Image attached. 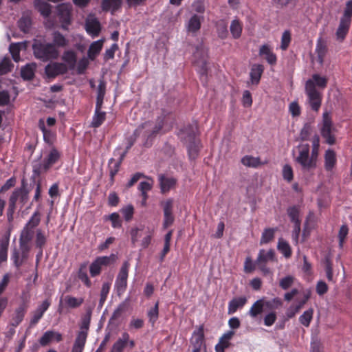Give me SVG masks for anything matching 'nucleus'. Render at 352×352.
I'll return each instance as SVG.
<instances>
[{"instance_id":"obj_1","label":"nucleus","mask_w":352,"mask_h":352,"mask_svg":"<svg viewBox=\"0 0 352 352\" xmlns=\"http://www.w3.org/2000/svg\"><path fill=\"white\" fill-rule=\"evenodd\" d=\"M320 139L316 135L310 146L307 143H302L296 146V151L294 154V160L299 166L300 170L305 174L312 173L318 167L319 163Z\"/></svg>"},{"instance_id":"obj_2","label":"nucleus","mask_w":352,"mask_h":352,"mask_svg":"<svg viewBox=\"0 0 352 352\" xmlns=\"http://www.w3.org/2000/svg\"><path fill=\"white\" fill-rule=\"evenodd\" d=\"M33 50L35 56L43 61L55 59L59 55V51L52 43H35Z\"/></svg>"},{"instance_id":"obj_3","label":"nucleus","mask_w":352,"mask_h":352,"mask_svg":"<svg viewBox=\"0 0 352 352\" xmlns=\"http://www.w3.org/2000/svg\"><path fill=\"white\" fill-rule=\"evenodd\" d=\"M335 128L333 125L331 118L329 112L325 111L322 115V121L320 126L321 135L326 140V142L329 144L335 143L334 137Z\"/></svg>"},{"instance_id":"obj_4","label":"nucleus","mask_w":352,"mask_h":352,"mask_svg":"<svg viewBox=\"0 0 352 352\" xmlns=\"http://www.w3.org/2000/svg\"><path fill=\"white\" fill-rule=\"evenodd\" d=\"M89 326V318H85L82 320L80 327V331L78 332L74 343L72 346L71 352H82L87 338V331Z\"/></svg>"},{"instance_id":"obj_5","label":"nucleus","mask_w":352,"mask_h":352,"mask_svg":"<svg viewBox=\"0 0 352 352\" xmlns=\"http://www.w3.org/2000/svg\"><path fill=\"white\" fill-rule=\"evenodd\" d=\"M305 93L308 98V103L314 111H318L320 107L322 96L316 89H314L310 81L305 83Z\"/></svg>"},{"instance_id":"obj_6","label":"nucleus","mask_w":352,"mask_h":352,"mask_svg":"<svg viewBox=\"0 0 352 352\" xmlns=\"http://www.w3.org/2000/svg\"><path fill=\"white\" fill-rule=\"evenodd\" d=\"M129 268V263L128 262H124L117 276L115 287L119 295L122 294L126 288Z\"/></svg>"},{"instance_id":"obj_7","label":"nucleus","mask_w":352,"mask_h":352,"mask_svg":"<svg viewBox=\"0 0 352 352\" xmlns=\"http://www.w3.org/2000/svg\"><path fill=\"white\" fill-rule=\"evenodd\" d=\"M135 345V341L131 339L129 334L126 331H124L113 344L110 352H122L125 347L129 346L130 349H133Z\"/></svg>"},{"instance_id":"obj_8","label":"nucleus","mask_w":352,"mask_h":352,"mask_svg":"<svg viewBox=\"0 0 352 352\" xmlns=\"http://www.w3.org/2000/svg\"><path fill=\"white\" fill-rule=\"evenodd\" d=\"M33 234L34 231L25 227H24L21 231L19 243L23 256H25L26 254L30 250V242L33 238Z\"/></svg>"},{"instance_id":"obj_9","label":"nucleus","mask_w":352,"mask_h":352,"mask_svg":"<svg viewBox=\"0 0 352 352\" xmlns=\"http://www.w3.org/2000/svg\"><path fill=\"white\" fill-rule=\"evenodd\" d=\"M58 16L60 23H61V28L65 30H68V27L70 24V11L71 6L68 4H60L57 7Z\"/></svg>"},{"instance_id":"obj_10","label":"nucleus","mask_w":352,"mask_h":352,"mask_svg":"<svg viewBox=\"0 0 352 352\" xmlns=\"http://www.w3.org/2000/svg\"><path fill=\"white\" fill-rule=\"evenodd\" d=\"M60 157V154L58 150L54 148H50L46 154L41 168L44 170H48L59 160Z\"/></svg>"},{"instance_id":"obj_11","label":"nucleus","mask_w":352,"mask_h":352,"mask_svg":"<svg viewBox=\"0 0 352 352\" xmlns=\"http://www.w3.org/2000/svg\"><path fill=\"white\" fill-rule=\"evenodd\" d=\"M274 258V252L273 250L265 251L264 250H260L256 260L257 264L259 265L261 270L265 273H269L270 270L263 267L265 263L273 261Z\"/></svg>"},{"instance_id":"obj_12","label":"nucleus","mask_w":352,"mask_h":352,"mask_svg":"<svg viewBox=\"0 0 352 352\" xmlns=\"http://www.w3.org/2000/svg\"><path fill=\"white\" fill-rule=\"evenodd\" d=\"M87 32L92 37L97 36L100 31V25L96 18L92 15H89L85 24Z\"/></svg>"},{"instance_id":"obj_13","label":"nucleus","mask_w":352,"mask_h":352,"mask_svg":"<svg viewBox=\"0 0 352 352\" xmlns=\"http://www.w3.org/2000/svg\"><path fill=\"white\" fill-rule=\"evenodd\" d=\"M67 67L63 63H52L45 67V74L48 77H55L57 75L66 72Z\"/></svg>"},{"instance_id":"obj_14","label":"nucleus","mask_w":352,"mask_h":352,"mask_svg":"<svg viewBox=\"0 0 352 352\" xmlns=\"http://www.w3.org/2000/svg\"><path fill=\"white\" fill-rule=\"evenodd\" d=\"M310 294L311 292L309 291L305 292L302 298L296 305H293L288 309L286 313L287 316L289 318L294 317L307 302L310 298Z\"/></svg>"},{"instance_id":"obj_15","label":"nucleus","mask_w":352,"mask_h":352,"mask_svg":"<svg viewBox=\"0 0 352 352\" xmlns=\"http://www.w3.org/2000/svg\"><path fill=\"white\" fill-rule=\"evenodd\" d=\"M195 63L197 67H201L203 72H205L206 59H207V51L205 48H197L194 53Z\"/></svg>"},{"instance_id":"obj_16","label":"nucleus","mask_w":352,"mask_h":352,"mask_svg":"<svg viewBox=\"0 0 352 352\" xmlns=\"http://www.w3.org/2000/svg\"><path fill=\"white\" fill-rule=\"evenodd\" d=\"M203 19L204 17L202 16H198L197 14L192 15L186 23V27L187 31L191 33L197 32L201 28Z\"/></svg>"},{"instance_id":"obj_17","label":"nucleus","mask_w":352,"mask_h":352,"mask_svg":"<svg viewBox=\"0 0 352 352\" xmlns=\"http://www.w3.org/2000/svg\"><path fill=\"white\" fill-rule=\"evenodd\" d=\"M61 340L62 335L60 333L54 331H47L45 332L40 338L39 343L42 346H46L53 340L60 342Z\"/></svg>"},{"instance_id":"obj_18","label":"nucleus","mask_w":352,"mask_h":352,"mask_svg":"<svg viewBox=\"0 0 352 352\" xmlns=\"http://www.w3.org/2000/svg\"><path fill=\"white\" fill-rule=\"evenodd\" d=\"M159 180L162 193H166L173 188L176 184V179L171 177L160 175L159 177Z\"/></svg>"},{"instance_id":"obj_19","label":"nucleus","mask_w":352,"mask_h":352,"mask_svg":"<svg viewBox=\"0 0 352 352\" xmlns=\"http://www.w3.org/2000/svg\"><path fill=\"white\" fill-rule=\"evenodd\" d=\"M324 166L327 170H331L336 164V155L332 149H327L324 155Z\"/></svg>"},{"instance_id":"obj_20","label":"nucleus","mask_w":352,"mask_h":352,"mask_svg":"<svg viewBox=\"0 0 352 352\" xmlns=\"http://www.w3.org/2000/svg\"><path fill=\"white\" fill-rule=\"evenodd\" d=\"M263 70V67L261 65L255 64L252 65L250 73L251 84L256 85L258 84Z\"/></svg>"},{"instance_id":"obj_21","label":"nucleus","mask_w":352,"mask_h":352,"mask_svg":"<svg viewBox=\"0 0 352 352\" xmlns=\"http://www.w3.org/2000/svg\"><path fill=\"white\" fill-rule=\"evenodd\" d=\"M234 331H229L225 333L219 340L218 344L215 346L217 352H223L224 350L229 346V341L234 336Z\"/></svg>"},{"instance_id":"obj_22","label":"nucleus","mask_w":352,"mask_h":352,"mask_svg":"<svg viewBox=\"0 0 352 352\" xmlns=\"http://www.w3.org/2000/svg\"><path fill=\"white\" fill-rule=\"evenodd\" d=\"M62 59L64 61V65H65L67 69H73L76 64V54L73 50H66L63 54Z\"/></svg>"},{"instance_id":"obj_23","label":"nucleus","mask_w":352,"mask_h":352,"mask_svg":"<svg viewBox=\"0 0 352 352\" xmlns=\"http://www.w3.org/2000/svg\"><path fill=\"white\" fill-rule=\"evenodd\" d=\"M104 43L103 39H100L96 41L93 42L88 50L87 56L88 58L91 60L95 59V58L99 54L100 52Z\"/></svg>"},{"instance_id":"obj_24","label":"nucleus","mask_w":352,"mask_h":352,"mask_svg":"<svg viewBox=\"0 0 352 352\" xmlns=\"http://www.w3.org/2000/svg\"><path fill=\"white\" fill-rule=\"evenodd\" d=\"M259 54L265 56L266 60L270 65H274L276 63V56L272 52V49L269 45H263L259 49Z\"/></svg>"},{"instance_id":"obj_25","label":"nucleus","mask_w":352,"mask_h":352,"mask_svg":"<svg viewBox=\"0 0 352 352\" xmlns=\"http://www.w3.org/2000/svg\"><path fill=\"white\" fill-rule=\"evenodd\" d=\"M102 106L96 105L95 113L92 118L91 126L93 127L100 126L105 120L106 113L101 111Z\"/></svg>"},{"instance_id":"obj_26","label":"nucleus","mask_w":352,"mask_h":352,"mask_svg":"<svg viewBox=\"0 0 352 352\" xmlns=\"http://www.w3.org/2000/svg\"><path fill=\"white\" fill-rule=\"evenodd\" d=\"M247 302L245 297L235 298L230 301L228 305V312L229 314H232L236 311L238 308L242 307Z\"/></svg>"},{"instance_id":"obj_27","label":"nucleus","mask_w":352,"mask_h":352,"mask_svg":"<svg viewBox=\"0 0 352 352\" xmlns=\"http://www.w3.org/2000/svg\"><path fill=\"white\" fill-rule=\"evenodd\" d=\"M52 45H54L55 47H64L68 45L69 41L67 39L65 36L60 34L59 32L55 31L52 34Z\"/></svg>"},{"instance_id":"obj_28","label":"nucleus","mask_w":352,"mask_h":352,"mask_svg":"<svg viewBox=\"0 0 352 352\" xmlns=\"http://www.w3.org/2000/svg\"><path fill=\"white\" fill-rule=\"evenodd\" d=\"M316 53L317 56L316 58V60L320 64L322 65L324 61V57L327 53V46L325 43L319 39L316 44Z\"/></svg>"},{"instance_id":"obj_29","label":"nucleus","mask_w":352,"mask_h":352,"mask_svg":"<svg viewBox=\"0 0 352 352\" xmlns=\"http://www.w3.org/2000/svg\"><path fill=\"white\" fill-rule=\"evenodd\" d=\"M243 24L239 19L232 21L230 26L231 34L234 38H239L242 33Z\"/></svg>"},{"instance_id":"obj_30","label":"nucleus","mask_w":352,"mask_h":352,"mask_svg":"<svg viewBox=\"0 0 352 352\" xmlns=\"http://www.w3.org/2000/svg\"><path fill=\"white\" fill-rule=\"evenodd\" d=\"M307 81H310L311 82L314 89H316V87L324 89L326 87L327 84V78L324 76H321L319 74H314L311 78Z\"/></svg>"},{"instance_id":"obj_31","label":"nucleus","mask_w":352,"mask_h":352,"mask_svg":"<svg viewBox=\"0 0 352 352\" xmlns=\"http://www.w3.org/2000/svg\"><path fill=\"white\" fill-rule=\"evenodd\" d=\"M34 6L37 10L45 17L50 15L51 12L50 6L43 0H34Z\"/></svg>"},{"instance_id":"obj_32","label":"nucleus","mask_w":352,"mask_h":352,"mask_svg":"<svg viewBox=\"0 0 352 352\" xmlns=\"http://www.w3.org/2000/svg\"><path fill=\"white\" fill-rule=\"evenodd\" d=\"M241 163L248 167L256 168L263 164L259 157L245 155L241 159Z\"/></svg>"},{"instance_id":"obj_33","label":"nucleus","mask_w":352,"mask_h":352,"mask_svg":"<svg viewBox=\"0 0 352 352\" xmlns=\"http://www.w3.org/2000/svg\"><path fill=\"white\" fill-rule=\"evenodd\" d=\"M276 232V228H265L261 234L260 244L264 245L271 242L274 238V234Z\"/></svg>"},{"instance_id":"obj_34","label":"nucleus","mask_w":352,"mask_h":352,"mask_svg":"<svg viewBox=\"0 0 352 352\" xmlns=\"http://www.w3.org/2000/svg\"><path fill=\"white\" fill-rule=\"evenodd\" d=\"M351 22L344 20H340L339 27L336 32L338 40L342 41L348 32Z\"/></svg>"},{"instance_id":"obj_35","label":"nucleus","mask_w":352,"mask_h":352,"mask_svg":"<svg viewBox=\"0 0 352 352\" xmlns=\"http://www.w3.org/2000/svg\"><path fill=\"white\" fill-rule=\"evenodd\" d=\"M84 299L82 298H76L72 296H66L64 298L65 305L68 308H76L82 305Z\"/></svg>"},{"instance_id":"obj_36","label":"nucleus","mask_w":352,"mask_h":352,"mask_svg":"<svg viewBox=\"0 0 352 352\" xmlns=\"http://www.w3.org/2000/svg\"><path fill=\"white\" fill-rule=\"evenodd\" d=\"M121 0H103L102 8L104 10L114 12L121 6Z\"/></svg>"},{"instance_id":"obj_37","label":"nucleus","mask_w":352,"mask_h":352,"mask_svg":"<svg viewBox=\"0 0 352 352\" xmlns=\"http://www.w3.org/2000/svg\"><path fill=\"white\" fill-rule=\"evenodd\" d=\"M26 48V43H13L10 45V52L12 56V58L16 61H19L20 59L19 57V52L22 49Z\"/></svg>"},{"instance_id":"obj_38","label":"nucleus","mask_w":352,"mask_h":352,"mask_svg":"<svg viewBox=\"0 0 352 352\" xmlns=\"http://www.w3.org/2000/svg\"><path fill=\"white\" fill-rule=\"evenodd\" d=\"M265 307L264 300L260 299L256 301L251 307L249 314L254 318L263 311V307Z\"/></svg>"},{"instance_id":"obj_39","label":"nucleus","mask_w":352,"mask_h":352,"mask_svg":"<svg viewBox=\"0 0 352 352\" xmlns=\"http://www.w3.org/2000/svg\"><path fill=\"white\" fill-rule=\"evenodd\" d=\"M313 315L314 309L312 308L305 311L303 314L299 317L300 322L306 327H309L313 318Z\"/></svg>"},{"instance_id":"obj_40","label":"nucleus","mask_w":352,"mask_h":352,"mask_svg":"<svg viewBox=\"0 0 352 352\" xmlns=\"http://www.w3.org/2000/svg\"><path fill=\"white\" fill-rule=\"evenodd\" d=\"M199 147L200 142L198 140H194L193 142L189 144V145L188 146V151L189 157L191 160H195L197 157L199 151Z\"/></svg>"},{"instance_id":"obj_41","label":"nucleus","mask_w":352,"mask_h":352,"mask_svg":"<svg viewBox=\"0 0 352 352\" xmlns=\"http://www.w3.org/2000/svg\"><path fill=\"white\" fill-rule=\"evenodd\" d=\"M154 184V181L151 178H146V180L142 181L139 184V190L141 191L142 195H147V192L150 191Z\"/></svg>"},{"instance_id":"obj_42","label":"nucleus","mask_w":352,"mask_h":352,"mask_svg":"<svg viewBox=\"0 0 352 352\" xmlns=\"http://www.w3.org/2000/svg\"><path fill=\"white\" fill-rule=\"evenodd\" d=\"M35 64H28L21 69V76L24 79H31L34 74Z\"/></svg>"},{"instance_id":"obj_43","label":"nucleus","mask_w":352,"mask_h":352,"mask_svg":"<svg viewBox=\"0 0 352 352\" xmlns=\"http://www.w3.org/2000/svg\"><path fill=\"white\" fill-rule=\"evenodd\" d=\"M96 259L102 266H107L114 263L117 256L116 254H111L109 256L98 257Z\"/></svg>"},{"instance_id":"obj_44","label":"nucleus","mask_w":352,"mask_h":352,"mask_svg":"<svg viewBox=\"0 0 352 352\" xmlns=\"http://www.w3.org/2000/svg\"><path fill=\"white\" fill-rule=\"evenodd\" d=\"M294 280L295 278L293 276H286L280 279L279 285L283 289L286 290L293 285Z\"/></svg>"},{"instance_id":"obj_45","label":"nucleus","mask_w":352,"mask_h":352,"mask_svg":"<svg viewBox=\"0 0 352 352\" xmlns=\"http://www.w3.org/2000/svg\"><path fill=\"white\" fill-rule=\"evenodd\" d=\"M203 341L204 336L201 331L197 333H195L192 338L191 341L194 345V349H197V351H200Z\"/></svg>"},{"instance_id":"obj_46","label":"nucleus","mask_w":352,"mask_h":352,"mask_svg":"<svg viewBox=\"0 0 352 352\" xmlns=\"http://www.w3.org/2000/svg\"><path fill=\"white\" fill-rule=\"evenodd\" d=\"M105 94V84L104 82L100 81L98 87V95L96 105L98 107L102 106L103 102V98Z\"/></svg>"},{"instance_id":"obj_47","label":"nucleus","mask_w":352,"mask_h":352,"mask_svg":"<svg viewBox=\"0 0 352 352\" xmlns=\"http://www.w3.org/2000/svg\"><path fill=\"white\" fill-rule=\"evenodd\" d=\"M111 222L113 228H120L122 227V220L118 213L113 212L107 217Z\"/></svg>"},{"instance_id":"obj_48","label":"nucleus","mask_w":352,"mask_h":352,"mask_svg":"<svg viewBox=\"0 0 352 352\" xmlns=\"http://www.w3.org/2000/svg\"><path fill=\"white\" fill-rule=\"evenodd\" d=\"M283 177L285 180L288 182L292 181L294 177V173L292 166L289 164H285L283 167Z\"/></svg>"},{"instance_id":"obj_49","label":"nucleus","mask_w":352,"mask_h":352,"mask_svg":"<svg viewBox=\"0 0 352 352\" xmlns=\"http://www.w3.org/2000/svg\"><path fill=\"white\" fill-rule=\"evenodd\" d=\"M289 112L293 118L299 117L301 109L296 101L292 102L289 105Z\"/></svg>"},{"instance_id":"obj_50","label":"nucleus","mask_w":352,"mask_h":352,"mask_svg":"<svg viewBox=\"0 0 352 352\" xmlns=\"http://www.w3.org/2000/svg\"><path fill=\"white\" fill-rule=\"evenodd\" d=\"M278 249L284 254L285 256L289 257L291 255V250L289 244L282 240L280 239L278 243Z\"/></svg>"},{"instance_id":"obj_51","label":"nucleus","mask_w":352,"mask_h":352,"mask_svg":"<svg viewBox=\"0 0 352 352\" xmlns=\"http://www.w3.org/2000/svg\"><path fill=\"white\" fill-rule=\"evenodd\" d=\"M39 222L40 214L38 212H35L25 227L33 230V229L38 225Z\"/></svg>"},{"instance_id":"obj_52","label":"nucleus","mask_w":352,"mask_h":352,"mask_svg":"<svg viewBox=\"0 0 352 352\" xmlns=\"http://www.w3.org/2000/svg\"><path fill=\"white\" fill-rule=\"evenodd\" d=\"M265 307L270 309H278L283 305L282 300L278 298H274L270 300H264Z\"/></svg>"},{"instance_id":"obj_53","label":"nucleus","mask_w":352,"mask_h":352,"mask_svg":"<svg viewBox=\"0 0 352 352\" xmlns=\"http://www.w3.org/2000/svg\"><path fill=\"white\" fill-rule=\"evenodd\" d=\"M351 16H352V0L346 2L344 14L341 19L351 22Z\"/></svg>"},{"instance_id":"obj_54","label":"nucleus","mask_w":352,"mask_h":352,"mask_svg":"<svg viewBox=\"0 0 352 352\" xmlns=\"http://www.w3.org/2000/svg\"><path fill=\"white\" fill-rule=\"evenodd\" d=\"M133 210L134 209L132 205H127L121 209V212L126 221H130L133 218Z\"/></svg>"},{"instance_id":"obj_55","label":"nucleus","mask_w":352,"mask_h":352,"mask_svg":"<svg viewBox=\"0 0 352 352\" xmlns=\"http://www.w3.org/2000/svg\"><path fill=\"white\" fill-rule=\"evenodd\" d=\"M30 26H31V20L28 16L22 17L19 21V27L24 32H28L29 30Z\"/></svg>"},{"instance_id":"obj_56","label":"nucleus","mask_w":352,"mask_h":352,"mask_svg":"<svg viewBox=\"0 0 352 352\" xmlns=\"http://www.w3.org/2000/svg\"><path fill=\"white\" fill-rule=\"evenodd\" d=\"M312 132V127L309 124H305L300 133V138L302 140H306L309 138Z\"/></svg>"},{"instance_id":"obj_57","label":"nucleus","mask_w":352,"mask_h":352,"mask_svg":"<svg viewBox=\"0 0 352 352\" xmlns=\"http://www.w3.org/2000/svg\"><path fill=\"white\" fill-rule=\"evenodd\" d=\"M148 316L149 321L154 324L158 318V302H156L155 306L148 311Z\"/></svg>"},{"instance_id":"obj_58","label":"nucleus","mask_w":352,"mask_h":352,"mask_svg":"<svg viewBox=\"0 0 352 352\" xmlns=\"http://www.w3.org/2000/svg\"><path fill=\"white\" fill-rule=\"evenodd\" d=\"M218 36L221 38H226L228 36L227 25L223 21H221L217 25Z\"/></svg>"},{"instance_id":"obj_59","label":"nucleus","mask_w":352,"mask_h":352,"mask_svg":"<svg viewBox=\"0 0 352 352\" xmlns=\"http://www.w3.org/2000/svg\"><path fill=\"white\" fill-rule=\"evenodd\" d=\"M291 41V35L289 32L285 31L283 33L282 37H281V45L280 47L283 50H285Z\"/></svg>"},{"instance_id":"obj_60","label":"nucleus","mask_w":352,"mask_h":352,"mask_svg":"<svg viewBox=\"0 0 352 352\" xmlns=\"http://www.w3.org/2000/svg\"><path fill=\"white\" fill-rule=\"evenodd\" d=\"M126 304L125 302H122L120 304L117 308L115 309L112 314L113 319H118L120 318L122 314L126 310Z\"/></svg>"},{"instance_id":"obj_61","label":"nucleus","mask_w":352,"mask_h":352,"mask_svg":"<svg viewBox=\"0 0 352 352\" xmlns=\"http://www.w3.org/2000/svg\"><path fill=\"white\" fill-rule=\"evenodd\" d=\"M288 214L291 219V220L296 223H300V221L299 220L298 216H299V212L298 210L296 208H290L288 209Z\"/></svg>"},{"instance_id":"obj_62","label":"nucleus","mask_w":352,"mask_h":352,"mask_svg":"<svg viewBox=\"0 0 352 352\" xmlns=\"http://www.w3.org/2000/svg\"><path fill=\"white\" fill-rule=\"evenodd\" d=\"M101 267L102 265L99 264L97 259H96L89 267L90 274L92 276H96L98 275L100 272Z\"/></svg>"},{"instance_id":"obj_63","label":"nucleus","mask_w":352,"mask_h":352,"mask_svg":"<svg viewBox=\"0 0 352 352\" xmlns=\"http://www.w3.org/2000/svg\"><path fill=\"white\" fill-rule=\"evenodd\" d=\"M144 325V320L140 318H133L129 324L130 329H139Z\"/></svg>"},{"instance_id":"obj_64","label":"nucleus","mask_w":352,"mask_h":352,"mask_svg":"<svg viewBox=\"0 0 352 352\" xmlns=\"http://www.w3.org/2000/svg\"><path fill=\"white\" fill-rule=\"evenodd\" d=\"M348 234V228L346 226H341L339 233H338V238H339V245L340 248L343 246L344 239L346 237Z\"/></svg>"}]
</instances>
